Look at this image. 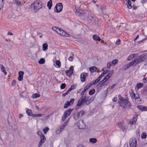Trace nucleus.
I'll return each mask as SVG.
<instances>
[{
    "instance_id": "f257e3e1",
    "label": "nucleus",
    "mask_w": 147,
    "mask_h": 147,
    "mask_svg": "<svg viewBox=\"0 0 147 147\" xmlns=\"http://www.w3.org/2000/svg\"><path fill=\"white\" fill-rule=\"evenodd\" d=\"M118 97L120 100L119 103L121 107L127 109L131 107V104L128 100L123 98L120 95H118Z\"/></svg>"
},
{
    "instance_id": "f03ea898",
    "label": "nucleus",
    "mask_w": 147,
    "mask_h": 147,
    "mask_svg": "<svg viewBox=\"0 0 147 147\" xmlns=\"http://www.w3.org/2000/svg\"><path fill=\"white\" fill-rule=\"evenodd\" d=\"M144 56H139L134 60L131 61L130 63L127 65V67L133 65H136L143 61L146 59Z\"/></svg>"
},
{
    "instance_id": "7ed1b4c3",
    "label": "nucleus",
    "mask_w": 147,
    "mask_h": 147,
    "mask_svg": "<svg viewBox=\"0 0 147 147\" xmlns=\"http://www.w3.org/2000/svg\"><path fill=\"white\" fill-rule=\"evenodd\" d=\"M52 29L55 31L57 34L62 36L69 37V35L61 28H58L56 27H53Z\"/></svg>"
},
{
    "instance_id": "20e7f679",
    "label": "nucleus",
    "mask_w": 147,
    "mask_h": 147,
    "mask_svg": "<svg viewBox=\"0 0 147 147\" xmlns=\"http://www.w3.org/2000/svg\"><path fill=\"white\" fill-rule=\"evenodd\" d=\"M43 7L42 3L40 1H36L32 4L31 7L33 8L35 11H37Z\"/></svg>"
},
{
    "instance_id": "39448f33",
    "label": "nucleus",
    "mask_w": 147,
    "mask_h": 147,
    "mask_svg": "<svg viewBox=\"0 0 147 147\" xmlns=\"http://www.w3.org/2000/svg\"><path fill=\"white\" fill-rule=\"evenodd\" d=\"M89 100V97L87 96H85L84 97L82 95V97L79 99L77 104V106H80L83 105L86 102L88 101Z\"/></svg>"
},
{
    "instance_id": "423d86ee",
    "label": "nucleus",
    "mask_w": 147,
    "mask_h": 147,
    "mask_svg": "<svg viewBox=\"0 0 147 147\" xmlns=\"http://www.w3.org/2000/svg\"><path fill=\"white\" fill-rule=\"evenodd\" d=\"M63 9V5L61 3H57L54 9V12L55 13H59Z\"/></svg>"
},
{
    "instance_id": "0eeeda50",
    "label": "nucleus",
    "mask_w": 147,
    "mask_h": 147,
    "mask_svg": "<svg viewBox=\"0 0 147 147\" xmlns=\"http://www.w3.org/2000/svg\"><path fill=\"white\" fill-rule=\"evenodd\" d=\"M109 77L108 76H106L104 79L99 82L100 84L103 86H107L109 85V82H107V83H105L107 81L109 78Z\"/></svg>"
},
{
    "instance_id": "6e6552de",
    "label": "nucleus",
    "mask_w": 147,
    "mask_h": 147,
    "mask_svg": "<svg viewBox=\"0 0 147 147\" xmlns=\"http://www.w3.org/2000/svg\"><path fill=\"white\" fill-rule=\"evenodd\" d=\"M77 125L80 129H83L85 127V124L84 123L83 121L81 120L78 121Z\"/></svg>"
},
{
    "instance_id": "1a4fd4ad",
    "label": "nucleus",
    "mask_w": 147,
    "mask_h": 147,
    "mask_svg": "<svg viewBox=\"0 0 147 147\" xmlns=\"http://www.w3.org/2000/svg\"><path fill=\"white\" fill-rule=\"evenodd\" d=\"M136 140L134 138H132L129 141V145L130 147H136Z\"/></svg>"
},
{
    "instance_id": "9d476101",
    "label": "nucleus",
    "mask_w": 147,
    "mask_h": 147,
    "mask_svg": "<svg viewBox=\"0 0 147 147\" xmlns=\"http://www.w3.org/2000/svg\"><path fill=\"white\" fill-rule=\"evenodd\" d=\"M117 125L118 127L122 131H124L126 130L125 125L124 124L123 121H121V122L119 123Z\"/></svg>"
},
{
    "instance_id": "9b49d317",
    "label": "nucleus",
    "mask_w": 147,
    "mask_h": 147,
    "mask_svg": "<svg viewBox=\"0 0 147 147\" xmlns=\"http://www.w3.org/2000/svg\"><path fill=\"white\" fill-rule=\"evenodd\" d=\"M40 138V140L38 144V147H41L46 140V138L44 136H41Z\"/></svg>"
},
{
    "instance_id": "f8f14e48",
    "label": "nucleus",
    "mask_w": 147,
    "mask_h": 147,
    "mask_svg": "<svg viewBox=\"0 0 147 147\" xmlns=\"http://www.w3.org/2000/svg\"><path fill=\"white\" fill-rule=\"evenodd\" d=\"M74 68L71 66L69 70L66 71V74L67 76L70 77L73 73Z\"/></svg>"
},
{
    "instance_id": "ddd939ff",
    "label": "nucleus",
    "mask_w": 147,
    "mask_h": 147,
    "mask_svg": "<svg viewBox=\"0 0 147 147\" xmlns=\"http://www.w3.org/2000/svg\"><path fill=\"white\" fill-rule=\"evenodd\" d=\"M88 76V74L85 73H82L80 75V79L82 82H84L86 80V77Z\"/></svg>"
},
{
    "instance_id": "4468645a",
    "label": "nucleus",
    "mask_w": 147,
    "mask_h": 147,
    "mask_svg": "<svg viewBox=\"0 0 147 147\" xmlns=\"http://www.w3.org/2000/svg\"><path fill=\"white\" fill-rule=\"evenodd\" d=\"M137 116H134L133 118L130 120L129 123L135 126L136 122L137 121Z\"/></svg>"
},
{
    "instance_id": "2eb2a0df",
    "label": "nucleus",
    "mask_w": 147,
    "mask_h": 147,
    "mask_svg": "<svg viewBox=\"0 0 147 147\" xmlns=\"http://www.w3.org/2000/svg\"><path fill=\"white\" fill-rule=\"evenodd\" d=\"M76 14L78 16H81L84 14V12L82 10H79L78 11L76 9L75 11Z\"/></svg>"
},
{
    "instance_id": "dca6fc26",
    "label": "nucleus",
    "mask_w": 147,
    "mask_h": 147,
    "mask_svg": "<svg viewBox=\"0 0 147 147\" xmlns=\"http://www.w3.org/2000/svg\"><path fill=\"white\" fill-rule=\"evenodd\" d=\"M13 2L14 4L20 7L22 6L21 2L18 0H14Z\"/></svg>"
},
{
    "instance_id": "f3484780",
    "label": "nucleus",
    "mask_w": 147,
    "mask_h": 147,
    "mask_svg": "<svg viewBox=\"0 0 147 147\" xmlns=\"http://www.w3.org/2000/svg\"><path fill=\"white\" fill-rule=\"evenodd\" d=\"M73 109H69L68 110L66 111L64 114L66 116V117H68L71 113V112L73 111Z\"/></svg>"
},
{
    "instance_id": "a211bd4d",
    "label": "nucleus",
    "mask_w": 147,
    "mask_h": 147,
    "mask_svg": "<svg viewBox=\"0 0 147 147\" xmlns=\"http://www.w3.org/2000/svg\"><path fill=\"white\" fill-rule=\"evenodd\" d=\"M92 38L95 41H100L101 39L100 37L96 35H94L92 36Z\"/></svg>"
},
{
    "instance_id": "6ab92c4d",
    "label": "nucleus",
    "mask_w": 147,
    "mask_h": 147,
    "mask_svg": "<svg viewBox=\"0 0 147 147\" xmlns=\"http://www.w3.org/2000/svg\"><path fill=\"white\" fill-rule=\"evenodd\" d=\"M53 5V1L52 0H50L47 3V6L49 9H51Z\"/></svg>"
},
{
    "instance_id": "aec40b11",
    "label": "nucleus",
    "mask_w": 147,
    "mask_h": 147,
    "mask_svg": "<svg viewBox=\"0 0 147 147\" xmlns=\"http://www.w3.org/2000/svg\"><path fill=\"white\" fill-rule=\"evenodd\" d=\"M90 85H89L88 84L84 88V90H82L81 93V95H82L86 92V91L89 88Z\"/></svg>"
},
{
    "instance_id": "412c9836",
    "label": "nucleus",
    "mask_w": 147,
    "mask_h": 147,
    "mask_svg": "<svg viewBox=\"0 0 147 147\" xmlns=\"http://www.w3.org/2000/svg\"><path fill=\"white\" fill-rule=\"evenodd\" d=\"M0 67L2 71L4 73L5 75H7V73L5 71V67L3 65L1 64L0 65Z\"/></svg>"
},
{
    "instance_id": "4be33fe9",
    "label": "nucleus",
    "mask_w": 147,
    "mask_h": 147,
    "mask_svg": "<svg viewBox=\"0 0 147 147\" xmlns=\"http://www.w3.org/2000/svg\"><path fill=\"white\" fill-rule=\"evenodd\" d=\"M42 46V49L43 51H45L48 49V45L47 43L43 44Z\"/></svg>"
},
{
    "instance_id": "5701e85b",
    "label": "nucleus",
    "mask_w": 147,
    "mask_h": 147,
    "mask_svg": "<svg viewBox=\"0 0 147 147\" xmlns=\"http://www.w3.org/2000/svg\"><path fill=\"white\" fill-rule=\"evenodd\" d=\"M80 116V112H77L75 114L74 118L75 119L77 120L79 119Z\"/></svg>"
},
{
    "instance_id": "b1692460",
    "label": "nucleus",
    "mask_w": 147,
    "mask_h": 147,
    "mask_svg": "<svg viewBox=\"0 0 147 147\" xmlns=\"http://www.w3.org/2000/svg\"><path fill=\"white\" fill-rule=\"evenodd\" d=\"M135 127V126H134V125L129 123L127 125V128L129 130H130L133 129Z\"/></svg>"
},
{
    "instance_id": "393cba45",
    "label": "nucleus",
    "mask_w": 147,
    "mask_h": 147,
    "mask_svg": "<svg viewBox=\"0 0 147 147\" xmlns=\"http://www.w3.org/2000/svg\"><path fill=\"white\" fill-rule=\"evenodd\" d=\"M54 65L57 67H59L61 66L60 62L59 60L56 61L55 63L54 64Z\"/></svg>"
},
{
    "instance_id": "a878e982",
    "label": "nucleus",
    "mask_w": 147,
    "mask_h": 147,
    "mask_svg": "<svg viewBox=\"0 0 147 147\" xmlns=\"http://www.w3.org/2000/svg\"><path fill=\"white\" fill-rule=\"evenodd\" d=\"M89 70L91 73H93L96 71L97 68L95 67H92L89 68Z\"/></svg>"
},
{
    "instance_id": "bb28decb",
    "label": "nucleus",
    "mask_w": 147,
    "mask_h": 147,
    "mask_svg": "<svg viewBox=\"0 0 147 147\" xmlns=\"http://www.w3.org/2000/svg\"><path fill=\"white\" fill-rule=\"evenodd\" d=\"M100 79L99 78H98L96 79L94 82H93V81L91 83H90V84H91V85H95L96 84H97L98 82L100 80Z\"/></svg>"
},
{
    "instance_id": "cd10ccee",
    "label": "nucleus",
    "mask_w": 147,
    "mask_h": 147,
    "mask_svg": "<svg viewBox=\"0 0 147 147\" xmlns=\"http://www.w3.org/2000/svg\"><path fill=\"white\" fill-rule=\"evenodd\" d=\"M143 86V84L141 83H138L136 86V87L137 89H139L142 88Z\"/></svg>"
},
{
    "instance_id": "c85d7f7f",
    "label": "nucleus",
    "mask_w": 147,
    "mask_h": 147,
    "mask_svg": "<svg viewBox=\"0 0 147 147\" xmlns=\"http://www.w3.org/2000/svg\"><path fill=\"white\" fill-rule=\"evenodd\" d=\"M126 4L128 8L129 9H131L132 7V6L131 5V3L130 1L127 2Z\"/></svg>"
},
{
    "instance_id": "c756f323",
    "label": "nucleus",
    "mask_w": 147,
    "mask_h": 147,
    "mask_svg": "<svg viewBox=\"0 0 147 147\" xmlns=\"http://www.w3.org/2000/svg\"><path fill=\"white\" fill-rule=\"evenodd\" d=\"M26 113L29 116H32V115L33 114H32L31 110L29 109L27 110L26 111Z\"/></svg>"
},
{
    "instance_id": "7c9ffc66",
    "label": "nucleus",
    "mask_w": 147,
    "mask_h": 147,
    "mask_svg": "<svg viewBox=\"0 0 147 147\" xmlns=\"http://www.w3.org/2000/svg\"><path fill=\"white\" fill-rule=\"evenodd\" d=\"M89 141L92 143H95L96 142L97 140L95 138H91L90 139Z\"/></svg>"
},
{
    "instance_id": "2f4dec72",
    "label": "nucleus",
    "mask_w": 147,
    "mask_h": 147,
    "mask_svg": "<svg viewBox=\"0 0 147 147\" xmlns=\"http://www.w3.org/2000/svg\"><path fill=\"white\" fill-rule=\"evenodd\" d=\"M96 6L98 8V9H100L101 10H102L105 9V7L103 5H101L100 6H99L98 5H96Z\"/></svg>"
},
{
    "instance_id": "473e14b6",
    "label": "nucleus",
    "mask_w": 147,
    "mask_h": 147,
    "mask_svg": "<svg viewBox=\"0 0 147 147\" xmlns=\"http://www.w3.org/2000/svg\"><path fill=\"white\" fill-rule=\"evenodd\" d=\"M5 0H0V9L3 7L4 4V1Z\"/></svg>"
},
{
    "instance_id": "72a5a7b5",
    "label": "nucleus",
    "mask_w": 147,
    "mask_h": 147,
    "mask_svg": "<svg viewBox=\"0 0 147 147\" xmlns=\"http://www.w3.org/2000/svg\"><path fill=\"white\" fill-rule=\"evenodd\" d=\"M114 70H112L110 71H109L108 72V74L107 76H108L109 77V78H110L112 76L114 72Z\"/></svg>"
},
{
    "instance_id": "f704fd0d",
    "label": "nucleus",
    "mask_w": 147,
    "mask_h": 147,
    "mask_svg": "<svg viewBox=\"0 0 147 147\" xmlns=\"http://www.w3.org/2000/svg\"><path fill=\"white\" fill-rule=\"evenodd\" d=\"M38 62L40 64H43L45 63V59L43 58H41Z\"/></svg>"
},
{
    "instance_id": "c9c22d12",
    "label": "nucleus",
    "mask_w": 147,
    "mask_h": 147,
    "mask_svg": "<svg viewBox=\"0 0 147 147\" xmlns=\"http://www.w3.org/2000/svg\"><path fill=\"white\" fill-rule=\"evenodd\" d=\"M44 115L43 114H33L32 115V117H41Z\"/></svg>"
},
{
    "instance_id": "e433bc0d",
    "label": "nucleus",
    "mask_w": 147,
    "mask_h": 147,
    "mask_svg": "<svg viewBox=\"0 0 147 147\" xmlns=\"http://www.w3.org/2000/svg\"><path fill=\"white\" fill-rule=\"evenodd\" d=\"M40 96V95L37 94V93H35L32 96V97L33 98H37L39 97Z\"/></svg>"
},
{
    "instance_id": "4c0bfd02",
    "label": "nucleus",
    "mask_w": 147,
    "mask_h": 147,
    "mask_svg": "<svg viewBox=\"0 0 147 147\" xmlns=\"http://www.w3.org/2000/svg\"><path fill=\"white\" fill-rule=\"evenodd\" d=\"M49 129L48 127H47L45 128H44L43 129V131L44 132V133L45 134H46L47 132L49 131Z\"/></svg>"
},
{
    "instance_id": "58836bf2",
    "label": "nucleus",
    "mask_w": 147,
    "mask_h": 147,
    "mask_svg": "<svg viewBox=\"0 0 147 147\" xmlns=\"http://www.w3.org/2000/svg\"><path fill=\"white\" fill-rule=\"evenodd\" d=\"M112 64V63L111 62H108L107 65V68H110L111 66L113 65V64Z\"/></svg>"
},
{
    "instance_id": "ea45409f",
    "label": "nucleus",
    "mask_w": 147,
    "mask_h": 147,
    "mask_svg": "<svg viewBox=\"0 0 147 147\" xmlns=\"http://www.w3.org/2000/svg\"><path fill=\"white\" fill-rule=\"evenodd\" d=\"M134 56H129L127 58L128 61H130L133 59Z\"/></svg>"
},
{
    "instance_id": "a19ab883",
    "label": "nucleus",
    "mask_w": 147,
    "mask_h": 147,
    "mask_svg": "<svg viewBox=\"0 0 147 147\" xmlns=\"http://www.w3.org/2000/svg\"><path fill=\"white\" fill-rule=\"evenodd\" d=\"M70 105V102L69 101H67V103L65 104L64 105V108H67Z\"/></svg>"
},
{
    "instance_id": "79ce46f5",
    "label": "nucleus",
    "mask_w": 147,
    "mask_h": 147,
    "mask_svg": "<svg viewBox=\"0 0 147 147\" xmlns=\"http://www.w3.org/2000/svg\"><path fill=\"white\" fill-rule=\"evenodd\" d=\"M37 134L38 136L40 137L41 136H44V135L42 134V132L40 131H38L37 132Z\"/></svg>"
},
{
    "instance_id": "37998d69",
    "label": "nucleus",
    "mask_w": 147,
    "mask_h": 147,
    "mask_svg": "<svg viewBox=\"0 0 147 147\" xmlns=\"http://www.w3.org/2000/svg\"><path fill=\"white\" fill-rule=\"evenodd\" d=\"M95 92V90L94 89H93L92 90H91L89 91V94L90 95H92L94 94Z\"/></svg>"
},
{
    "instance_id": "c03bdc74",
    "label": "nucleus",
    "mask_w": 147,
    "mask_h": 147,
    "mask_svg": "<svg viewBox=\"0 0 147 147\" xmlns=\"http://www.w3.org/2000/svg\"><path fill=\"white\" fill-rule=\"evenodd\" d=\"M118 62V60L117 59H115V60H113L111 62L112 64L113 65H115Z\"/></svg>"
},
{
    "instance_id": "a18cd8bd",
    "label": "nucleus",
    "mask_w": 147,
    "mask_h": 147,
    "mask_svg": "<svg viewBox=\"0 0 147 147\" xmlns=\"http://www.w3.org/2000/svg\"><path fill=\"white\" fill-rule=\"evenodd\" d=\"M146 137V135L145 133H143L141 135V138L142 139H145Z\"/></svg>"
},
{
    "instance_id": "49530a36",
    "label": "nucleus",
    "mask_w": 147,
    "mask_h": 147,
    "mask_svg": "<svg viewBox=\"0 0 147 147\" xmlns=\"http://www.w3.org/2000/svg\"><path fill=\"white\" fill-rule=\"evenodd\" d=\"M121 43V41L119 39H117L115 42V44L117 45H119Z\"/></svg>"
},
{
    "instance_id": "de8ad7c7",
    "label": "nucleus",
    "mask_w": 147,
    "mask_h": 147,
    "mask_svg": "<svg viewBox=\"0 0 147 147\" xmlns=\"http://www.w3.org/2000/svg\"><path fill=\"white\" fill-rule=\"evenodd\" d=\"M55 132L56 134H58L61 133V131L59 128L56 130Z\"/></svg>"
},
{
    "instance_id": "09e8293b",
    "label": "nucleus",
    "mask_w": 147,
    "mask_h": 147,
    "mask_svg": "<svg viewBox=\"0 0 147 147\" xmlns=\"http://www.w3.org/2000/svg\"><path fill=\"white\" fill-rule=\"evenodd\" d=\"M140 129L138 128L137 129L136 131V134L137 136H140Z\"/></svg>"
},
{
    "instance_id": "8fccbe9b",
    "label": "nucleus",
    "mask_w": 147,
    "mask_h": 147,
    "mask_svg": "<svg viewBox=\"0 0 147 147\" xmlns=\"http://www.w3.org/2000/svg\"><path fill=\"white\" fill-rule=\"evenodd\" d=\"M130 95L131 98L133 99H134L136 96V94H135L133 92H132L131 94H130Z\"/></svg>"
},
{
    "instance_id": "3c124183",
    "label": "nucleus",
    "mask_w": 147,
    "mask_h": 147,
    "mask_svg": "<svg viewBox=\"0 0 147 147\" xmlns=\"http://www.w3.org/2000/svg\"><path fill=\"white\" fill-rule=\"evenodd\" d=\"M67 117H66V116L64 114L62 116V121H65V120L66 118Z\"/></svg>"
},
{
    "instance_id": "603ef678",
    "label": "nucleus",
    "mask_w": 147,
    "mask_h": 147,
    "mask_svg": "<svg viewBox=\"0 0 147 147\" xmlns=\"http://www.w3.org/2000/svg\"><path fill=\"white\" fill-rule=\"evenodd\" d=\"M65 83H63L61 85V89H63L65 88Z\"/></svg>"
},
{
    "instance_id": "864d4df0",
    "label": "nucleus",
    "mask_w": 147,
    "mask_h": 147,
    "mask_svg": "<svg viewBox=\"0 0 147 147\" xmlns=\"http://www.w3.org/2000/svg\"><path fill=\"white\" fill-rule=\"evenodd\" d=\"M138 98L139 99V101H141V99L139 98V95L138 94H136V95L135 97V98L134 99L136 100Z\"/></svg>"
},
{
    "instance_id": "5fc2aeb1",
    "label": "nucleus",
    "mask_w": 147,
    "mask_h": 147,
    "mask_svg": "<svg viewBox=\"0 0 147 147\" xmlns=\"http://www.w3.org/2000/svg\"><path fill=\"white\" fill-rule=\"evenodd\" d=\"M24 74V72L22 71H19V75L21 76H23V75Z\"/></svg>"
},
{
    "instance_id": "6e6d98bb",
    "label": "nucleus",
    "mask_w": 147,
    "mask_h": 147,
    "mask_svg": "<svg viewBox=\"0 0 147 147\" xmlns=\"http://www.w3.org/2000/svg\"><path fill=\"white\" fill-rule=\"evenodd\" d=\"M23 77L22 76L19 75V77H18V80L20 81H22L23 80Z\"/></svg>"
},
{
    "instance_id": "4d7b16f0",
    "label": "nucleus",
    "mask_w": 147,
    "mask_h": 147,
    "mask_svg": "<svg viewBox=\"0 0 147 147\" xmlns=\"http://www.w3.org/2000/svg\"><path fill=\"white\" fill-rule=\"evenodd\" d=\"M143 106L141 105H138L137 106V107L139 109L142 111Z\"/></svg>"
},
{
    "instance_id": "13d9d810",
    "label": "nucleus",
    "mask_w": 147,
    "mask_h": 147,
    "mask_svg": "<svg viewBox=\"0 0 147 147\" xmlns=\"http://www.w3.org/2000/svg\"><path fill=\"white\" fill-rule=\"evenodd\" d=\"M104 72L102 73L98 78H99V79H100L101 78H102V77L104 76Z\"/></svg>"
},
{
    "instance_id": "bf43d9fd",
    "label": "nucleus",
    "mask_w": 147,
    "mask_h": 147,
    "mask_svg": "<svg viewBox=\"0 0 147 147\" xmlns=\"http://www.w3.org/2000/svg\"><path fill=\"white\" fill-rule=\"evenodd\" d=\"M85 112L83 110H82L80 112V115H81V116H82L83 115L84 113Z\"/></svg>"
},
{
    "instance_id": "052dcab7",
    "label": "nucleus",
    "mask_w": 147,
    "mask_h": 147,
    "mask_svg": "<svg viewBox=\"0 0 147 147\" xmlns=\"http://www.w3.org/2000/svg\"><path fill=\"white\" fill-rule=\"evenodd\" d=\"M59 128L62 131L64 129L65 127H63V126H62V125H61L60 126H59Z\"/></svg>"
},
{
    "instance_id": "680f3d73",
    "label": "nucleus",
    "mask_w": 147,
    "mask_h": 147,
    "mask_svg": "<svg viewBox=\"0 0 147 147\" xmlns=\"http://www.w3.org/2000/svg\"><path fill=\"white\" fill-rule=\"evenodd\" d=\"M147 111V107L143 106L142 111Z\"/></svg>"
},
{
    "instance_id": "e2e57ef3",
    "label": "nucleus",
    "mask_w": 147,
    "mask_h": 147,
    "mask_svg": "<svg viewBox=\"0 0 147 147\" xmlns=\"http://www.w3.org/2000/svg\"><path fill=\"white\" fill-rule=\"evenodd\" d=\"M16 83V81L15 80H13L11 84L12 86H14Z\"/></svg>"
},
{
    "instance_id": "0e129e2a",
    "label": "nucleus",
    "mask_w": 147,
    "mask_h": 147,
    "mask_svg": "<svg viewBox=\"0 0 147 147\" xmlns=\"http://www.w3.org/2000/svg\"><path fill=\"white\" fill-rule=\"evenodd\" d=\"M67 122L66 121L62 125L65 127V126L67 125Z\"/></svg>"
},
{
    "instance_id": "69168bd1",
    "label": "nucleus",
    "mask_w": 147,
    "mask_h": 147,
    "mask_svg": "<svg viewBox=\"0 0 147 147\" xmlns=\"http://www.w3.org/2000/svg\"><path fill=\"white\" fill-rule=\"evenodd\" d=\"M145 39H142V40H140L139 42H138V44H141L142 43H143L144 41V40H145Z\"/></svg>"
},
{
    "instance_id": "338daca9",
    "label": "nucleus",
    "mask_w": 147,
    "mask_h": 147,
    "mask_svg": "<svg viewBox=\"0 0 147 147\" xmlns=\"http://www.w3.org/2000/svg\"><path fill=\"white\" fill-rule=\"evenodd\" d=\"M74 101V98H71L70 101V103L71 102L72 104H73Z\"/></svg>"
},
{
    "instance_id": "774afa93",
    "label": "nucleus",
    "mask_w": 147,
    "mask_h": 147,
    "mask_svg": "<svg viewBox=\"0 0 147 147\" xmlns=\"http://www.w3.org/2000/svg\"><path fill=\"white\" fill-rule=\"evenodd\" d=\"M71 91V89H69L65 93L67 95Z\"/></svg>"
}]
</instances>
